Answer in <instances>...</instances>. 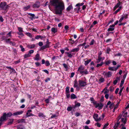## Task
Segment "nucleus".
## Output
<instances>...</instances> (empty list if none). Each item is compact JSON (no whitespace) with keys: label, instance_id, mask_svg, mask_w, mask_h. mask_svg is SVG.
<instances>
[{"label":"nucleus","instance_id":"7ed1b4c3","mask_svg":"<svg viewBox=\"0 0 129 129\" xmlns=\"http://www.w3.org/2000/svg\"><path fill=\"white\" fill-rule=\"evenodd\" d=\"M122 115H120L117 118V122L115 123L114 126V129H117V127L119 125L120 123V122L119 121V120L122 117Z\"/></svg>","mask_w":129,"mask_h":129},{"label":"nucleus","instance_id":"c85d7f7f","mask_svg":"<svg viewBox=\"0 0 129 129\" xmlns=\"http://www.w3.org/2000/svg\"><path fill=\"white\" fill-rule=\"evenodd\" d=\"M30 6L29 5L27 6L24 7H23V9L24 11H26L28 9L30 8Z\"/></svg>","mask_w":129,"mask_h":129},{"label":"nucleus","instance_id":"09e8293b","mask_svg":"<svg viewBox=\"0 0 129 129\" xmlns=\"http://www.w3.org/2000/svg\"><path fill=\"white\" fill-rule=\"evenodd\" d=\"M124 88V87H123L120 90L119 92V94L120 95L121 94V93L122 92L123 90V89Z\"/></svg>","mask_w":129,"mask_h":129},{"label":"nucleus","instance_id":"69168bd1","mask_svg":"<svg viewBox=\"0 0 129 129\" xmlns=\"http://www.w3.org/2000/svg\"><path fill=\"white\" fill-rule=\"evenodd\" d=\"M109 96V94H106L105 95V97L106 99H108V98Z\"/></svg>","mask_w":129,"mask_h":129},{"label":"nucleus","instance_id":"37998d69","mask_svg":"<svg viewBox=\"0 0 129 129\" xmlns=\"http://www.w3.org/2000/svg\"><path fill=\"white\" fill-rule=\"evenodd\" d=\"M81 105V104L79 103H77L75 104V107H74V108H75V107H79Z\"/></svg>","mask_w":129,"mask_h":129},{"label":"nucleus","instance_id":"1a4fd4ad","mask_svg":"<svg viewBox=\"0 0 129 129\" xmlns=\"http://www.w3.org/2000/svg\"><path fill=\"white\" fill-rule=\"evenodd\" d=\"M34 52L33 50H30L28 54H26L24 55V58H25L30 56L31 55V54L33 53Z\"/></svg>","mask_w":129,"mask_h":129},{"label":"nucleus","instance_id":"0eeeda50","mask_svg":"<svg viewBox=\"0 0 129 129\" xmlns=\"http://www.w3.org/2000/svg\"><path fill=\"white\" fill-rule=\"evenodd\" d=\"M78 82L81 87H83L86 85V82H85L80 80H79Z\"/></svg>","mask_w":129,"mask_h":129},{"label":"nucleus","instance_id":"a18cd8bd","mask_svg":"<svg viewBox=\"0 0 129 129\" xmlns=\"http://www.w3.org/2000/svg\"><path fill=\"white\" fill-rule=\"evenodd\" d=\"M39 117H45L44 114L42 113H39Z\"/></svg>","mask_w":129,"mask_h":129},{"label":"nucleus","instance_id":"f257e3e1","mask_svg":"<svg viewBox=\"0 0 129 129\" xmlns=\"http://www.w3.org/2000/svg\"><path fill=\"white\" fill-rule=\"evenodd\" d=\"M50 4L54 7L55 13L56 14H61L62 11L64 9L63 3L55 0H52L50 2Z\"/></svg>","mask_w":129,"mask_h":129},{"label":"nucleus","instance_id":"f3484780","mask_svg":"<svg viewBox=\"0 0 129 129\" xmlns=\"http://www.w3.org/2000/svg\"><path fill=\"white\" fill-rule=\"evenodd\" d=\"M51 31L52 33L55 34L57 32V28L52 27L51 28Z\"/></svg>","mask_w":129,"mask_h":129},{"label":"nucleus","instance_id":"58836bf2","mask_svg":"<svg viewBox=\"0 0 129 129\" xmlns=\"http://www.w3.org/2000/svg\"><path fill=\"white\" fill-rule=\"evenodd\" d=\"M35 47V46L34 44H32L28 46V47L30 49L33 48Z\"/></svg>","mask_w":129,"mask_h":129},{"label":"nucleus","instance_id":"6ab92c4d","mask_svg":"<svg viewBox=\"0 0 129 129\" xmlns=\"http://www.w3.org/2000/svg\"><path fill=\"white\" fill-rule=\"evenodd\" d=\"M89 72L87 71V70H83V71H82V73H81L80 74H82V75H83L84 74L87 75L88 74Z\"/></svg>","mask_w":129,"mask_h":129},{"label":"nucleus","instance_id":"c03bdc74","mask_svg":"<svg viewBox=\"0 0 129 129\" xmlns=\"http://www.w3.org/2000/svg\"><path fill=\"white\" fill-rule=\"evenodd\" d=\"M25 34L27 36H29L30 37H32V35L29 33H25Z\"/></svg>","mask_w":129,"mask_h":129},{"label":"nucleus","instance_id":"ea45409f","mask_svg":"<svg viewBox=\"0 0 129 129\" xmlns=\"http://www.w3.org/2000/svg\"><path fill=\"white\" fill-rule=\"evenodd\" d=\"M104 79L103 78L101 77L99 79V81L100 83H102L104 81Z\"/></svg>","mask_w":129,"mask_h":129},{"label":"nucleus","instance_id":"5701e85b","mask_svg":"<svg viewBox=\"0 0 129 129\" xmlns=\"http://www.w3.org/2000/svg\"><path fill=\"white\" fill-rule=\"evenodd\" d=\"M17 121L18 123L25 122V120L22 119H19L17 120Z\"/></svg>","mask_w":129,"mask_h":129},{"label":"nucleus","instance_id":"f03ea898","mask_svg":"<svg viewBox=\"0 0 129 129\" xmlns=\"http://www.w3.org/2000/svg\"><path fill=\"white\" fill-rule=\"evenodd\" d=\"M9 7V6L7 5L6 2H3L0 3V8L1 10L6 11Z\"/></svg>","mask_w":129,"mask_h":129},{"label":"nucleus","instance_id":"e2e57ef3","mask_svg":"<svg viewBox=\"0 0 129 129\" xmlns=\"http://www.w3.org/2000/svg\"><path fill=\"white\" fill-rule=\"evenodd\" d=\"M105 13V11L104 10L102 12L100 13V14L98 15V17H100L102 14H104Z\"/></svg>","mask_w":129,"mask_h":129},{"label":"nucleus","instance_id":"72a5a7b5","mask_svg":"<svg viewBox=\"0 0 129 129\" xmlns=\"http://www.w3.org/2000/svg\"><path fill=\"white\" fill-rule=\"evenodd\" d=\"M109 105H112L114 106V104L113 103H112L110 101H109L107 103V105L108 106Z\"/></svg>","mask_w":129,"mask_h":129},{"label":"nucleus","instance_id":"423d86ee","mask_svg":"<svg viewBox=\"0 0 129 129\" xmlns=\"http://www.w3.org/2000/svg\"><path fill=\"white\" fill-rule=\"evenodd\" d=\"M103 105L101 103H98L95 106V108H98V109L100 110L102 109L103 107Z\"/></svg>","mask_w":129,"mask_h":129},{"label":"nucleus","instance_id":"864d4df0","mask_svg":"<svg viewBox=\"0 0 129 129\" xmlns=\"http://www.w3.org/2000/svg\"><path fill=\"white\" fill-rule=\"evenodd\" d=\"M109 124L108 123H106L104 125L102 129H105L108 125Z\"/></svg>","mask_w":129,"mask_h":129},{"label":"nucleus","instance_id":"473e14b6","mask_svg":"<svg viewBox=\"0 0 129 129\" xmlns=\"http://www.w3.org/2000/svg\"><path fill=\"white\" fill-rule=\"evenodd\" d=\"M12 115V113L11 112H9L7 114H6V116L7 117H10Z\"/></svg>","mask_w":129,"mask_h":129},{"label":"nucleus","instance_id":"774afa93","mask_svg":"<svg viewBox=\"0 0 129 129\" xmlns=\"http://www.w3.org/2000/svg\"><path fill=\"white\" fill-rule=\"evenodd\" d=\"M57 116L56 115H55V114H52V116L51 117V118H54L56 117Z\"/></svg>","mask_w":129,"mask_h":129},{"label":"nucleus","instance_id":"052dcab7","mask_svg":"<svg viewBox=\"0 0 129 129\" xmlns=\"http://www.w3.org/2000/svg\"><path fill=\"white\" fill-rule=\"evenodd\" d=\"M111 62V61L110 60H109L106 61L105 62V63L107 65H108L109 64H110Z\"/></svg>","mask_w":129,"mask_h":129},{"label":"nucleus","instance_id":"a211bd4d","mask_svg":"<svg viewBox=\"0 0 129 129\" xmlns=\"http://www.w3.org/2000/svg\"><path fill=\"white\" fill-rule=\"evenodd\" d=\"M93 117L95 121H98V114H94L93 115Z\"/></svg>","mask_w":129,"mask_h":129},{"label":"nucleus","instance_id":"9b49d317","mask_svg":"<svg viewBox=\"0 0 129 129\" xmlns=\"http://www.w3.org/2000/svg\"><path fill=\"white\" fill-rule=\"evenodd\" d=\"M23 112V111H18L14 113L13 114L14 116H16L18 115H20L22 114Z\"/></svg>","mask_w":129,"mask_h":129},{"label":"nucleus","instance_id":"bb28decb","mask_svg":"<svg viewBox=\"0 0 129 129\" xmlns=\"http://www.w3.org/2000/svg\"><path fill=\"white\" fill-rule=\"evenodd\" d=\"M40 6V4L39 3H36L33 5V7L35 8H38Z\"/></svg>","mask_w":129,"mask_h":129},{"label":"nucleus","instance_id":"c9c22d12","mask_svg":"<svg viewBox=\"0 0 129 129\" xmlns=\"http://www.w3.org/2000/svg\"><path fill=\"white\" fill-rule=\"evenodd\" d=\"M121 7L120 6L119 7L118 9H117L116 11L114 12V13L115 14L117 13L118 12H119L121 9Z\"/></svg>","mask_w":129,"mask_h":129},{"label":"nucleus","instance_id":"603ef678","mask_svg":"<svg viewBox=\"0 0 129 129\" xmlns=\"http://www.w3.org/2000/svg\"><path fill=\"white\" fill-rule=\"evenodd\" d=\"M63 66H64V67L67 70L68 68V65L65 63H63L62 64Z\"/></svg>","mask_w":129,"mask_h":129},{"label":"nucleus","instance_id":"338daca9","mask_svg":"<svg viewBox=\"0 0 129 129\" xmlns=\"http://www.w3.org/2000/svg\"><path fill=\"white\" fill-rule=\"evenodd\" d=\"M4 20V19L3 18L2 16H0V21L1 22H3V21Z\"/></svg>","mask_w":129,"mask_h":129},{"label":"nucleus","instance_id":"9d476101","mask_svg":"<svg viewBox=\"0 0 129 129\" xmlns=\"http://www.w3.org/2000/svg\"><path fill=\"white\" fill-rule=\"evenodd\" d=\"M84 3H79L77 4L76 6L77 7L76 9H77L78 11H80L81 8L80 6H83L84 4Z\"/></svg>","mask_w":129,"mask_h":129},{"label":"nucleus","instance_id":"39448f33","mask_svg":"<svg viewBox=\"0 0 129 129\" xmlns=\"http://www.w3.org/2000/svg\"><path fill=\"white\" fill-rule=\"evenodd\" d=\"M103 74L105 77H110L111 76L112 73L110 71L107 72H104Z\"/></svg>","mask_w":129,"mask_h":129},{"label":"nucleus","instance_id":"6e6d98bb","mask_svg":"<svg viewBox=\"0 0 129 129\" xmlns=\"http://www.w3.org/2000/svg\"><path fill=\"white\" fill-rule=\"evenodd\" d=\"M45 45L46 46H48V48L49 47V42L48 41H47L46 42V44Z\"/></svg>","mask_w":129,"mask_h":129},{"label":"nucleus","instance_id":"8fccbe9b","mask_svg":"<svg viewBox=\"0 0 129 129\" xmlns=\"http://www.w3.org/2000/svg\"><path fill=\"white\" fill-rule=\"evenodd\" d=\"M124 83V81L123 80H122L121 81V82L120 85V87H121L123 86V84Z\"/></svg>","mask_w":129,"mask_h":129},{"label":"nucleus","instance_id":"4c0bfd02","mask_svg":"<svg viewBox=\"0 0 129 129\" xmlns=\"http://www.w3.org/2000/svg\"><path fill=\"white\" fill-rule=\"evenodd\" d=\"M18 29L19 32H23V28L21 27H18Z\"/></svg>","mask_w":129,"mask_h":129},{"label":"nucleus","instance_id":"cd10ccee","mask_svg":"<svg viewBox=\"0 0 129 129\" xmlns=\"http://www.w3.org/2000/svg\"><path fill=\"white\" fill-rule=\"evenodd\" d=\"M40 56L39 54H37L36 55L35 57V59L36 60H39V57Z\"/></svg>","mask_w":129,"mask_h":129},{"label":"nucleus","instance_id":"e433bc0d","mask_svg":"<svg viewBox=\"0 0 129 129\" xmlns=\"http://www.w3.org/2000/svg\"><path fill=\"white\" fill-rule=\"evenodd\" d=\"M48 46H46L45 45L41 47V49L42 50H43L46 48H48Z\"/></svg>","mask_w":129,"mask_h":129},{"label":"nucleus","instance_id":"5fc2aeb1","mask_svg":"<svg viewBox=\"0 0 129 129\" xmlns=\"http://www.w3.org/2000/svg\"><path fill=\"white\" fill-rule=\"evenodd\" d=\"M35 64L36 65V66L38 67L39 66H41V64L40 63L38 62H36L35 63Z\"/></svg>","mask_w":129,"mask_h":129},{"label":"nucleus","instance_id":"a19ab883","mask_svg":"<svg viewBox=\"0 0 129 129\" xmlns=\"http://www.w3.org/2000/svg\"><path fill=\"white\" fill-rule=\"evenodd\" d=\"M73 108H74V107H68L67 108V110L68 111H71Z\"/></svg>","mask_w":129,"mask_h":129},{"label":"nucleus","instance_id":"4468645a","mask_svg":"<svg viewBox=\"0 0 129 129\" xmlns=\"http://www.w3.org/2000/svg\"><path fill=\"white\" fill-rule=\"evenodd\" d=\"M32 111L31 110H28L27 111V112L26 113V117H28L30 116H33L34 115V114L32 113H29V114L28 115V112H30Z\"/></svg>","mask_w":129,"mask_h":129},{"label":"nucleus","instance_id":"20e7f679","mask_svg":"<svg viewBox=\"0 0 129 129\" xmlns=\"http://www.w3.org/2000/svg\"><path fill=\"white\" fill-rule=\"evenodd\" d=\"M127 119L126 117H122L121 118L120 120L121 124L120 127L121 126H124L126 123Z\"/></svg>","mask_w":129,"mask_h":129},{"label":"nucleus","instance_id":"680f3d73","mask_svg":"<svg viewBox=\"0 0 129 129\" xmlns=\"http://www.w3.org/2000/svg\"><path fill=\"white\" fill-rule=\"evenodd\" d=\"M124 18V17H122L119 20V22H120V23H121L122 21V20H123V19Z\"/></svg>","mask_w":129,"mask_h":129},{"label":"nucleus","instance_id":"3c124183","mask_svg":"<svg viewBox=\"0 0 129 129\" xmlns=\"http://www.w3.org/2000/svg\"><path fill=\"white\" fill-rule=\"evenodd\" d=\"M12 32L11 31L9 32L7 35V37H9L11 36V34Z\"/></svg>","mask_w":129,"mask_h":129},{"label":"nucleus","instance_id":"f8f14e48","mask_svg":"<svg viewBox=\"0 0 129 129\" xmlns=\"http://www.w3.org/2000/svg\"><path fill=\"white\" fill-rule=\"evenodd\" d=\"M114 29V25L112 24L110 25L109 26V28L108 29V31H113Z\"/></svg>","mask_w":129,"mask_h":129},{"label":"nucleus","instance_id":"393cba45","mask_svg":"<svg viewBox=\"0 0 129 129\" xmlns=\"http://www.w3.org/2000/svg\"><path fill=\"white\" fill-rule=\"evenodd\" d=\"M71 99H74L77 98L76 96L74 94H72L71 95Z\"/></svg>","mask_w":129,"mask_h":129},{"label":"nucleus","instance_id":"7c9ffc66","mask_svg":"<svg viewBox=\"0 0 129 129\" xmlns=\"http://www.w3.org/2000/svg\"><path fill=\"white\" fill-rule=\"evenodd\" d=\"M73 9V7L72 5H70L67 8V10L68 11H70Z\"/></svg>","mask_w":129,"mask_h":129},{"label":"nucleus","instance_id":"c756f323","mask_svg":"<svg viewBox=\"0 0 129 129\" xmlns=\"http://www.w3.org/2000/svg\"><path fill=\"white\" fill-rule=\"evenodd\" d=\"M91 60L89 59L88 60L85 61L84 64L85 66L87 65L88 63L91 62Z\"/></svg>","mask_w":129,"mask_h":129},{"label":"nucleus","instance_id":"412c9836","mask_svg":"<svg viewBox=\"0 0 129 129\" xmlns=\"http://www.w3.org/2000/svg\"><path fill=\"white\" fill-rule=\"evenodd\" d=\"M78 82L77 81L75 80L74 81V87H76V88L77 89L78 88L79 89V88H78Z\"/></svg>","mask_w":129,"mask_h":129},{"label":"nucleus","instance_id":"4be33fe9","mask_svg":"<svg viewBox=\"0 0 129 129\" xmlns=\"http://www.w3.org/2000/svg\"><path fill=\"white\" fill-rule=\"evenodd\" d=\"M121 3L120 2L117 3L114 8V10H116L117 8L119 7Z\"/></svg>","mask_w":129,"mask_h":129},{"label":"nucleus","instance_id":"ddd939ff","mask_svg":"<svg viewBox=\"0 0 129 129\" xmlns=\"http://www.w3.org/2000/svg\"><path fill=\"white\" fill-rule=\"evenodd\" d=\"M84 69V68L82 66H81L78 68L77 71L81 73Z\"/></svg>","mask_w":129,"mask_h":129},{"label":"nucleus","instance_id":"13d9d810","mask_svg":"<svg viewBox=\"0 0 129 129\" xmlns=\"http://www.w3.org/2000/svg\"><path fill=\"white\" fill-rule=\"evenodd\" d=\"M65 93L67 98H69L70 97V94L69 93Z\"/></svg>","mask_w":129,"mask_h":129},{"label":"nucleus","instance_id":"f704fd0d","mask_svg":"<svg viewBox=\"0 0 129 129\" xmlns=\"http://www.w3.org/2000/svg\"><path fill=\"white\" fill-rule=\"evenodd\" d=\"M66 53L67 54V56L70 58L72 57L73 55H72L69 52H66Z\"/></svg>","mask_w":129,"mask_h":129},{"label":"nucleus","instance_id":"bf43d9fd","mask_svg":"<svg viewBox=\"0 0 129 129\" xmlns=\"http://www.w3.org/2000/svg\"><path fill=\"white\" fill-rule=\"evenodd\" d=\"M108 69H109L110 70L112 71H115V69H113V68L112 67H109L108 68Z\"/></svg>","mask_w":129,"mask_h":129},{"label":"nucleus","instance_id":"b1692460","mask_svg":"<svg viewBox=\"0 0 129 129\" xmlns=\"http://www.w3.org/2000/svg\"><path fill=\"white\" fill-rule=\"evenodd\" d=\"M79 49V48H75L74 49H73L72 50H71V52H77L78 51Z\"/></svg>","mask_w":129,"mask_h":129},{"label":"nucleus","instance_id":"a878e982","mask_svg":"<svg viewBox=\"0 0 129 129\" xmlns=\"http://www.w3.org/2000/svg\"><path fill=\"white\" fill-rule=\"evenodd\" d=\"M13 119H9L8 121L7 124L9 125L12 124L13 123Z\"/></svg>","mask_w":129,"mask_h":129},{"label":"nucleus","instance_id":"6e6552de","mask_svg":"<svg viewBox=\"0 0 129 129\" xmlns=\"http://www.w3.org/2000/svg\"><path fill=\"white\" fill-rule=\"evenodd\" d=\"M6 113H3V116L0 118V123H2V122L6 120Z\"/></svg>","mask_w":129,"mask_h":129},{"label":"nucleus","instance_id":"2f4dec72","mask_svg":"<svg viewBox=\"0 0 129 129\" xmlns=\"http://www.w3.org/2000/svg\"><path fill=\"white\" fill-rule=\"evenodd\" d=\"M50 63L48 60L46 61L45 62V65L47 67L48 66L50 65Z\"/></svg>","mask_w":129,"mask_h":129},{"label":"nucleus","instance_id":"aec40b11","mask_svg":"<svg viewBox=\"0 0 129 129\" xmlns=\"http://www.w3.org/2000/svg\"><path fill=\"white\" fill-rule=\"evenodd\" d=\"M6 43L7 44H10L12 46H14L15 44L14 42L11 41H6Z\"/></svg>","mask_w":129,"mask_h":129},{"label":"nucleus","instance_id":"0e129e2a","mask_svg":"<svg viewBox=\"0 0 129 129\" xmlns=\"http://www.w3.org/2000/svg\"><path fill=\"white\" fill-rule=\"evenodd\" d=\"M20 62V59L18 60L17 61H14V63L15 64H17Z\"/></svg>","mask_w":129,"mask_h":129},{"label":"nucleus","instance_id":"79ce46f5","mask_svg":"<svg viewBox=\"0 0 129 129\" xmlns=\"http://www.w3.org/2000/svg\"><path fill=\"white\" fill-rule=\"evenodd\" d=\"M104 63L103 62H101L100 63L98 64L96 66L97 67H99L100 66H101Z\"/></svg>","mask_w":129,"mask_h":129},{"label":"nucleus","instance_id":"2eb2a0df","mask_svg":"<svg viewBox=\"0 0 129 129\" xmlns=\"http://www.w3.org/2000/svg\"><path fill=\"white\" fill-rule=\"evenodd\" d=\"M45 38V37L44 36H42L40 35H37L35 37V39L36 40H43Z\"/></svg>","mask_w":129,"mask_h":129},{"label":"nucleus","instance_id":"de8ad7c7","mask_svg":"<svg viewBox=\"0 0 129 129\" xmlns=\"http://www.w3.org/2000/svg\"><path fill=\"white\" fill-rule=\"evenodd\" d=\"M69 87H67L66 88V93H69Z\"/></svg>","mask_w":129,"mask_h":129},{"label":"nucleus","instance_id":"4d7b16f0","mask_svg":"<svg viewBox=\"0 0 129 129\" xmlns=\"http://www.w3.org/2000/svg\"><path fill=\"white\" fill-rule=\"evenodd\" d=\"M20 48L21 49V50L23 52L25 51L24 48H23L21 45H20Z\"/></svg>","mask_w":129,"mask_h":129},{"label":"nucleus","instance_id":"dca6fc26","mask_svg":"<svg viewBox=\"0 0 129 129\" xmlns=\"http://www.w3.org/2000/svg\"><path fill=\"white\" fill-rule=\"evenodd\" d=\"M104 57H102L101 56H98L97 60V63H99L100 62L101 60H104Z\"/></svg>","mask_w":129,"mask_h":129},{"label":"nucleus","instance_id":"49530a36","mask_svg":"<svg viewBox=\"0 0 129 129\" xmlns=\"http://www.w3.org/2000/svg\"><path fill=\"white\" fill-rule=\"evenodd\" d=\"M28 14L29 15L31 16L32 17V18H34V17L35 16V15L34 14H32L31 13H28Z\"/></svg>","mask_w":129,"mask_h":129}]
</instances>
